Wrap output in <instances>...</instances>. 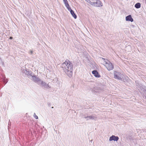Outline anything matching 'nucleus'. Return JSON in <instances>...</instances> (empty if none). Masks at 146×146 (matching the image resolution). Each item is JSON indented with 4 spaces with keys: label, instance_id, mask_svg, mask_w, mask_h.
I'll return each instance as SVG.
<instances>
[{
    "label": "nucleus",
    "instance_id": "obj_15",
    "mask_svg": "<svg viewBox=\"0 0 146 146\" xmlns=\"http://www.w3.org/2000/svg\"><path fill=\"white\" fill-rule=\"evenodd\" d=\"M102 59L104 60V62L106 63V64H110V62L107 59H104L103 58H102Z\"/></svg>",
    "mask_w": 146,
    "mask_h": 146
},
{
    "label": "nucleus",
    "instance_id": "obj_7",
    "mask_svg": "<svg viewBox=\"0 0 146 146\" xmlns=\"http://www.w3.org/2000/svg\"><path fill=\"white\" fill-rule=\"evenodd\" d=\"M42 87H43L44 88L48 89L49 88H51V87L49 85V84H47L45 82L42 81L40 85Z\"/></svg>",
    "mask_w": 146,
    "mask_h": 146
},
{
    "label": "nucleus",
    "instance_id": "obj_21",
    "mask_svg": "<svg viewBox=\"0 0 146 146\" xmlns=\"http://www.w3.org/2000/svg\"><path fill=\"white\" fill-rule=\"evenodd\" d=\"M64 2H67V0H63Z\"/></svg>",
    "mask_w": 146,
    "mask_h": 146
},
{
    "label": "nucleus",
    "instance_id": "obj_17",
    "mask_svg": "<svg viewBox=\"0 0 146 146\" xmlns=\"http://www.w3.org/2000/svg\"><path fill=\"white\" fill-rule=\"evenodd\" d=\"M67 9H68V10L69 11H71V10H72L71 8L70 7V6L69 5H68V6H66Z\"/></svg>",
    "mask_w": 146,
    "mask_h": 146
},
{
    "label": "nucleus",
    "instance_id": "obj_25",
    "mask_svg": "<svg viewBox=\"0 0 146 146\" xmlns=\"http://www.w3.org/2000/svg\"><path fill=\"white\" fill-rule=\"evenodd\" d=\"M92 140H91V142H92Z\"/></svg>",
    "mask_w": 146,
    "mask_h": 146
},
{
    "label": "nucleus",
    "instance_id": "obj_5",
    "mask_svg": "<svg viewBox=\"0 0 146 146\" xmlns=\"http://www.w3.org/2000/svg\"><path fill=\"white\" fill-rule=\"evenodd\" d=\"M96 1L95 2L93 3L92 6L96 7H101L102 6V3L99 0H96Z\"/></svg>",
    "mask_w": 146,
    "mask_h": 146
},
{
    "label": "nucleus",
    "instance_id": "obj_16",
    "mask_svg": "<svg viewBox=\"0 0 146 146\" xmlns=\"http://www.w3.org/2000/svg\"><path fill=\"white\" fill-rule=\"evenodd\" d=\"M70 64V61L68 60H67L65 61V62H64L63 64Z\"/></svg>",
    "mask_w": 146,
    "mask_h": 146
},
{
    "label": "nucleus",
    "instance_id": "obj_11",
    "mask_svg": "<svg viewBox=\"0 0 146 146\" xmlns=\"http://www.w3.org/2000/svg\"><path fill=\"white\" fill-rule=\"evenodd\" d=\"M126 21H130L131 22L133 21V19L131 15H129L127 16L126 17Z\"/></svg>",
    "mask_w": 146,
    "mask_h": 146
},
{
    "label": "nucleus",
    "instance_id": "obj_13",
    "mask_svg": "<svg viewBox=\"0 0 146 146\" xmlns=\"http://www.w3.org/2000/svg\"><path fill=\"white\" fill-rule=\"evenodd\" d=\"M70 13L72 16L75 18L76 19L77 18L76 15L74 13V11L72 10H71V11H70Z\"/></svg>",
    "mask_w": 146,
    "mask_h": 146
},
{
    "label": "nucleus",
    "instance_id": "obj_8",
    "mask_svg": "<svg viewBox=\"0 0 146 146\" xmlns=\"http://www.w3.org/2000/svg\"><path fill=\"white\" fill-rule=\"evenodd\" d=\"M119 137L117 136H115V135H112L110 137L109 141H111L112 140L117 141L119 139Z\"/></svg>",
    "mask_w": 146,
    "mask_h": 146
},
{
    "label": "nucleus",
    "instance_id": "obj_9",
    "mask_svg": "<svg viewBox=\"0 0 146 146\" xmlns=\"http://www.w3.org/2000/svg\"><path fill=\"white\" fill-rule=\"evenodd\" d=\"M104 65L108 70H112L114 68L113 64H104Z\"/></svg>",
    "mask_w": 146,
    "mask_h": 146
},
{
    "label": "nucleus",
    "instance_id": "obj_14",
    "mask_svg": "<svg viewBox=\"0 0 146 146\" xmlns=\"http://www.w3.org/2000/svg\"><path fill=\"white\" fill-rule=\"evenodd\" d=\"M135 7L137 9H139L141 7V4L138 3L135 5Z\"/></svg>",
    "mask_w": 146,
    "mask_h": 146
},
{
    "label": "nucleus",
    "instance_id": "obj_24",
    "mask_svg": "<svg viewBox=\"0 0 146 146\" xmlns=\"http://www.w3.org/2000/svg\"><path fill=\"white\" fill-rule=\"evenodd\" d=\"M145 3L146 4V0H145Z\"/></svg>",
    "mask_w": 146,
    "mask_h": 146
},
{
    "label": "nucleus",
    "instance_id": "obj_10",
    "mask_svg": "<svg viewBox=\"0 0 146 146\" xmlns=\"http://www.w3.org/2000/svg\"><path fill=\"white\" fill-rule=\"evenodd\" d=\"M92 74L94 76L97 78H100V75L96 70H94L92 71Z\"/></svg>",
    "mask_w": 146,
    "mask_h": 146
},
{
    "label": "nucleus",
    "instance_id": "obj_2",
    "mask_svg": "<svg viewBox=\"0 0 146 146\" xmlns=\"http://www.w3.org/2000/svg\"><path fill=\"white\" fill-rule=\"evenodd\" d=\"M25 69H23L22 70L23 72L26 75H27L28 77L32 79L33 76H34V74L32 73V72L31 71H29L27 70V69H26V67H25Z\"/></svg>",
    "mask_w": 146,
    "mask_h": 146
},
{
    "label": "nucleus",
    "instance_id": "obj_19",
    "mask_svg": "<svg viewBox=\"0 0 146 146\" xmlns=\"http://www.w3.org/2000/svg\"><path fill=\"white\" fill-rule=\"evenodd\" d=\"M34 117L36 119H37L38 118V117L37 115H36L35 113L33 115Z\"/></svg>",
    "mask_w": 146,
    "mask_h": 146
},
{
    "label": "nucleus",
    "instance_id": "obj_18",
    "mask_svg": "<svg viewBox=\"0 0 146 146\" xmlns=\"http://www.w3.org/2000/svg\"><path fill=\"white\" fill-rule=\"evenodd\" d=\"M3 82L6 84L8 82V80L7 79H5V78L3 79Z\"/></svg>",
    "mask_w": 146,
    "mask_h": 146
},
{
    "label": "nucleus",
    "instance_id": "obj_1",
    "mask_svg": "<svg viewBox=\"0 0 146 146\" xmlns=\"http://www.w3.org/2000/svg\"><path fill=\"white\" fill-rule=\"evenodd\" d=\"M62 68L65 72L69 77H71L72 75V64H62Z\"/></svg>",
    "mask_w": 146,
    "mask_h": 146
},
{
    "label": "nucleus",
    "instance_id": "obj_3",
    "mask_svg": "<svg viewBox=\"0 0 146 146\" xmlns=\"http://www.w3.org/2000/svg\"><path fill=\"white\" fill-rule=\"evenodd\" d=\"M114 77L115 79L121 80L123 78V75L121 73L115 71L114 72Z\"/></svg>",
    "mask_w": 146,
    "mask_h": 146
},
{
    "label": "nucleus",
    "instance_id": "obj_20",
    "mask_svg": "<svg viewBox=\"0 0 146 146\" xmlns=\"http://www.w3.org/2000/svg\"><path fill=\"white\" fill-rule=\"evenodd\" d=\"M64 3L66 6H68L69 4H68L67 1V2H65Z\"/></svg>",
    "mask_w": 146,
    "mask_h": 146
},
{
    "label": "nucleus",
    "instance_id": "obj_12",
    "mask_svg": "<svg viewBox=\"0 0 146 146\" xmlns=\"http://www.w3.org/2000/svg\"><path fill=\"white\" fill-rule=\"evenodd\" d=\"M88 3H90L91 5H92L93 3L95 2L96 1V0H85Z\"/></svg>",
    "mask_w": 146,
    "mask_h": 146
},
{
    "label": "nucleus",
    "instance_id": "obj_6",
    "mask_svg": "<svg viewBox=\"0 0 146 146\" xmlns=\"http://www.w3.org/2000/svg\"><path fill=\"white\" fill-rule=\"evenodd\" d=\"M84 118H85L86 120H88L90 119H92L96 121L97 120V117L94 115H91L87 117H84Z\"/></svg>",
    "mask_w": 146,
    "mask_h": 146
},
{
    "label": "nucleus",
    "instance_id": "obj_22",
    "mask_svg": "<svg viewBox=\"0 0 146 146\" xmlns=\"http://www.w3.org/2000/svg\"><path fill=\"white\" fill-rule=\"evenodd\" d=\"M30 53L31 54H32L33 53V51H30Z\"/></svg>",
    "mask_w": 146,
    "mask_h": 146
},
{
    "label": "nucleus",
    "instance_id": "obj_4",
    "mask_svg": "<svg viewBox=\"0 0 146 146\" xmlns=\"http://www.w3.org/2000/svg\"><path fill=\"white\" fill-rule=\"evenodd\" d=\"M33 80L35 83L39 85H40L42 81L39 78L35 76H33L32 79Z\"/></svg>",
    "mask_w": 146,
    "mask_h": 146
},
{
    "label": "nucleus",
    "instance_id": "obj_23",
    "mask_svg": "<svg viewBox=\"0 0 146 146\" xmlns=\"http://www.w3.org/2000/svg\"><path fill=\"white\" fill-rule=\"evenodd\" d=\"M12 38H13V37H10V39H12Z\"/></svg>",
    "mask_w": 146,
    "mask_h": 146
}]
</instances>
